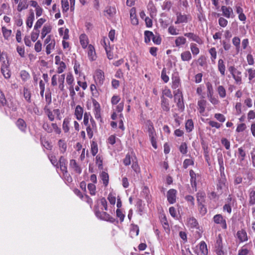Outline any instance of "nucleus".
I'll return each mask as SVG.
<instances>
[{"label":"nucleus","instance_id":"6ab92c4d","mask_svg":"<svg viewBox=\"0 0 255 255\" xmlns=\"http://www.w3.org/2000/svg\"><path fill=\"white\" fill-rule=\"evenodd\" d=\"M28 7L27 0H21L18 3L17 9L18 11L21 12L22 10L27 9Z\"/></svg>","mask_w":255,"mask_h":255},{"label":"nucleus","instance_id":"6e6d98bb","mask_svg":"<svg viewBox=\"0 0 255 255\" xmlns=\"http://www.w3.org/2000/svg\"><path fill=\"white\" fill-rule=\"evenodd\" d=\"M1 71L5 78L8 79L10 77L9 71L6 67L4 66L1 67Z\"/></svg>","mask_w":255,"mask_h":255},{"label":"nucleus","instance_id":"13d9d810","mask_svg":"<svg viewBox=\"0 0 255 255\" xmlns=\"http://www.w3.org/2000/svg\"><path fill=\"white\" fill-rule=\"evenodd\" d=\"M96 163L99 168H103V158L100 155H98L96 157Z\"/></svg>","mask_w":255,"mask_h":255},{"label":"nucleus","instance_id":"7ed1b4c3","mask_svg":"<svg viewBox=\"0 0 255 255\" xmlns=\"http://www.w3.org/2000/svg\"><path fill=\"white\" fill-rule=\"evenodd\" d=\"M95 215L99 219L108 221L112 223H114L116 221V219L114 218L111 216L109 214L105 212H101L99 210H97L95 211Z\"/></svg>","mask_w":255,"mask_h":255},{"label":"nucleus","instance_id":"c85d7f7f","mask_svg":"<svg viewBox=\"0 0 255 255\" xmlns=\"http://www.w3.org/2000/svg\"><path fill=\"white\" fill-rule=\"evenodd\" d=\"M181 58L183 61H189L192 59V55L190 51H185L181 54Z\"/></svg>","mask_w":255,"mask_h":255},{"label":"nucleus","instance_id":"f03ea898","mask_svg":"<svg viewBox=\"0 0 255 255\" xmlns=\"http://www.w3.org/2000/svg\"><path fill=\"white\" fill-rule=\"evenodd\" d=\"M174 102L177 103L179 110L182 112L184 110V104L182 92L179 89H177L174 92Z\"/></svg>","mask_w":255,"mask_h":255},{"label":"nucleus","instance_id":"c756f323","mask_svg":"<svg viewBox=\"0 0 255 255\" xmlns=\"http://www.w3.org/2000/svg\"><path fill=\"white\" fill-rule=\"evenodd\" d=\"M186 42V39L183 36L177 37L175 41V43L176 46L179 47L185 44Z\"/></svg>","mask_w":255,"mask_h":255},{"label":"nucleus","instance_id":"e433bc0d","mask_svg":"<svg viewBox=\"0 0 255 255\" xmlns=\"http://www.w3.org/2000/svg\"><path fill=\"white\" fill-rule=\"evenodd\" d=\"M199 249L202 254L204 255L208 254L207 245L205 242L202 241L199 244Z\"/></svg>","mask_w":255,"mask_h":255},{"label":"nucleus","instance_id":"de8ad7c7","mask_svg":"<svg viewBox=\"0 0 255 255\" xmlns=\"http://www.w3.org/2000/svg\"><path fill=\"white\" fill-rule=\"evenodd\" d=\"M46 21V19L43 18H39L37 20L34 25V29L39 30L38 29L41 27L42 25Z\"/></svg>","mask_w":255,"mask_h":255},{"label":"nucleus","instance_id":"ea45409f","mask_svg":"<svg viewBox=\"0 0 255 255\" xmlns=\"http://www.w3.org/2000/svg\"><path fill=\"white\" fill-rule=\"evenodd\" d=\"M154 34L152 32L150 31H145L144 32V41L145 43H148L150 42L151 39H152Z\"/></svg>","mask_w":255,"mask_h":255},{"label":"nucleus","instance_id":"f257e3e1","mask_svg":"<svg viewBox=\"0 0 255 255\" xmlns=\"http://www.w3.org/2000/svg\"><path fill=\"white\" fill-rule=\"evenodd\" d=\"M148 133L150 139V141L152 146L155 148H157L156 144V134L153 127L152 123L150 121L148 122Z\"/></svg>","mask_w":255,"mask_h":255},{"label":"nucleus","instance_id":"680f3d73","mask_svg":"<svg viewBox=\"0 0 255 255\" xmlns=\"http://www.w3.org/2000/svg\"><path fill=\"white\" fill-rule=\"evenodd\" d=\"M139 227H138L137 225H132V227L130 229V234L131 235L135 234V236H138V235L139 234Z\"/></svg>","mask_w":255,"mask_h":255},{"label":"nucleus","instance_id":"473e14b6","mask_svg":"<svg viewBox=\"0 0 255 255\" xmlns=\"http://www.w3.org/2000/svg\"><path fill=\"white\" fill-rule=\"evenodd\" d=\"M187 17L186 15H182L181 13L179 14L177 16V20L175 22V24H178L180 23L187 22Z\"/></svg>","mask_w":255,"mask_h":255},{"label":"nucleus","instance_id":"c9c22d12","mask_svg":"<svg viewBox=\"0 0 255 255\" xmlns=\"http://www.w3.org/2000/svg\"><path fill=\"white\" fill-rule=\"evenodd\" d=\"M238 152H239L238 158L240 160V163H241L242 162L243 160H244L246 156V153L245 150L242 147L238 148Z\"/></svg>","mask_w":255,"mask_h":255},{"label":"nucleus","instance_id":"052dcab7","mask_svg":"<svg viewBox=\"0 0 255 255\" xmlns=\"http://www.w3.org/2000/svg\"><path fill=\"white\" fill-rule=\"evenodd\" d=\"M45 113H46V115H47L49 120L51 122L53 121L54 120V118H55L53 111L52 112L48 109H45Z\"/></svg>","mask_w":255,"mask_h":255},{"label":"nucleus","instance_id":"412c9836","mask_svg":"<svg viewBox=\"0 0 255 255\" xmlns=\"http://www.w3.org/2000/svg\"><path fill=\"white\" fill-rule=\"evenodd\" d=\"M187 224L191 228H199V224L196 219L194 217H190L188 219Z\"/></svg>","mask_w":255,"mask_h":255},{"label":"nucleus","instance_id":"bb28decb","mask_svg":"<svg viewBox=\"0 0 255 255\" xmlns=\"http://www.w3.org/2000/svg\"><path fill=\"white\" fill-rule=\"evenodd\" d=\"M70 119L65 118L64 119L62 124V128L65 133H67L70 130Z\"/></svg>","mask_w":255,"mask_h":255},{"label":"nucleus","instance_id":"393cba45","mask_svg":"<svg viewBox=\"0 0 255 255\" xmlns=\"http://www.w3.org/2000/svg\"><path fill=\"white\" fill-rule=\"evenodd\" d=\"M34 20V13L32 10H30L29 14L27 18L26 25L29 28H31L32 26L33 22Z\"/></svg>","mask_w":255,"mask_h":255},{"label":"nucleus","instance_id":"2eb2a0df","mask_svg":"<svg viewBox=\"0 0 255 255\" xmlns=\"http://www.w3.org/2000/svg\"><path fill=\"white\" fill-rule=\"evenodd\" d=\"M79 40L83 48L85 49L88 46L89 39L85 34H82L79 37Z\"/></svg>","mask_w":255,"mask_h":255},{"label":"nucleus","instance_id":"20e7f679","mask_svg":"<svg viewBox=\"0 0 255 255\" xmlns=\"http://www.w3.org/2000/svg\"><path fill=\"white\" fill-rule=\"evenodd\" d=\"M94 78L97 85H102L105 80L104 73L103 71L100 69L97 70L95 72Z\"/></svg>","mask_w":255,"mask_h":255},{"label":"nucleus","instance_id":"4c0bfd02","mask_svg":"<svg viewBox=\"0 0 255 255\" xmlns=\"http://www.w3.org/2000/svg\"><path fill=\"white\" fill-rule=\"evenodd\" d=\"M185 128L187 132L191 131L194 128V124L192 120H188L185 123Z\"/></svg>","mask_w":255,"mask_h":255},{"label":"nucleus","instance_id":"72a5a7b5","mask_svg":"<svg viewBox=\"0 0 255 255\" xmlns=\"http://www.w3.org/2000/svg\"><path fill=\"white\" fill-rule=\"evenodd\" d=\"M55 45V41L53 39L51 42L48 43L46 47V52L47 54H49L51 53L52 50L54 49Z\"/></svg>","mask_w":255,"mask_h":255},{"label":"nucleus","instance_id":"e2e57ef3","mask_svg":"<svg viewBox=\"0 0 255 255\" xmlns=\"http://www.w3.org/2000/svg\"><path fill=\"white\" fill-rule=\"evenodd\" d=\"M86 127V131L88 136L89 138H92L93 136V130L96 129V128H92V127H91L90 125Z\"/></svg>","mask_w":255,"mask_h":255},{"label":"nucleus","instance_id":"5701e85b","mask_svg":"<svg viewBox=\"0 0 255 255\" xmlns=\"http://www.w3.org/2000/svg\"><path fill=\"white\" fill-rule=\"evenodd\" d=\"M17 127L23 132L25 131L26 128V124L25 121L21 119H19L16 122Z\"/></svg>","mask_w":255,"mask_h":255},{"label":"nucleus","instance_id":"423d86ee","mask_svg":"<svg viewBox=\"0 0 255 255\" xmlns=\"http://www.w3.org/2000/svg\"><path fill=\"white\" fill-rule=\"evenodd\" d=\"M213 220L216 224H220L221 227L223 229H227V226L226 220L221 214H217L215 215L213 218Z\"/></svg>","mask_w":255,"mask_h":255},{"label":"nucleus","instance_id":"a878e982","mask_svg":"<svg viewBox=\"0 0 255 255\" xmlns=\"http://www.w3.org/2000/svg\"><path fill=\"white\" fill-rule=\"evenodd\" d=\"M235 82L238 85H240L242 83V72L240 71L232 75Z\"/></svg>","mask_w":255,"mask_h":255},{"label":"nucleus","instance_id":"7c9ffc66","mask_svg":"<svg viewBox=\"0 0 255 255\" xmlns=\"http://www.w3.org/2000/svg\"><path fill=\"white\" fill-rule=\"evenodd\" d=\"M100 177H101V179L103 181V183L104 185L105 186H107L109 183V177L108 174L105 171H102L100 174Z\"/></svg>","mask_w":255,"mask_h":255},{"label":"nucleus","instance_id":"8fccbe9b","mask_svg":"<svg viewBox=\"0 0 255 255\" xmlns=\"http://www.w3.org/2000/svg\"><path fill=\"white\" fill-rule=\"evenodd\" d=\"M23 96L25 99L29 103L31 102V93L26 88L23 89Z\"/></svg>","mask_w":255,"mask_h":255},{"label":"nucleus","instance_id":"49530a36","mask_svg":"<svg viewBox=\"0 0 255 255\" xmlns=\"http://www.w3.org/2000/svg\"><path fill=\"white\" fill-rule=\"evenodd\" d=\"M91 118H92V116L90 113L86 112L84 113L83 123L86 126L90 125L89 120L90 121Z\"/></svg>","mask_w":255,"mask_h":255},{"label":"nucleus","instance_id":"39448f33","mask_svg":"<svg viewBox=\"0 0 255 255\" xmlns=\"http://www.w3.org/2000/svg\"><path fill=\"white\" fill-rule=\"evenodd\" d=\"M221 11L222 15L227 18H233L235 16L233 8L229 6L222 5Z\"/></svg>","mask_w":255,"mask_h":255},{"label":"nucleus","instance_id":"69168bd1","mask_svg":"<svg viewBox=\"0 0 255 255\" xmlns=\"http://www.w3.org/2000/svg\"><path fill=\"white\" fill-rule=\"evenodd\" d=\"M249 203L252 205L255 204V191L252 190L250 192Z\"/></svg>","mask_w":255,"mask_h":255},{"label":"nucleus","instance_id":"cd10ccee","mask_svg":"<svg viewBox=\"0 0 255 255\" xmlns=\"http://www.w3.org/2000/svg\"><path fill=\"white\" fill-rule=\"evenodd\" d=\"M247 245H244L238 251V255H248L250 251V248Z\"/></svg>","mask_w":255,"mask_h":255},{"label":"nucleus","instance_id":"774afa93","mask_svg":"<svg viewBox=\"0 0 255 255\" xmlns=\"http://www.w3.org/2000/svg\"><path fill=\"white\" fill-rule=\"evenodd\" d=\"M88 189L90 191V193L92 195H95L96 193V186L90 183L88 185Z\"/></svg>","mask_w":255,"mask_h":255},{"label":"nucleus","instance_id":"6e6552de","mask_svg":"<svg viewBox=\"0 0 255 255\" xmlns=\"http://www.w3.org/2000/svg\"><path fill=\"white\" fill-rule=\"evenodd\" d=\"M236 237L239 240L240 243H243L248 240L247 233L244 229H242L237 232Z\"/></svg>","mask_w":255,"mask_h":255},{"label":"nucleus","instance_id":"4468645a","mask_svg":"<svg viewBox=\"0 0 255 255\" xmlns=\"http://www.w3.org/2000/svg\"><path fill=\"white\" fill-rule=\"evenodd\" d=\"M59 166L60 168V170L63 173L64 175L67 173V161L63 157L61 156L59 160Z\"/></svg>","mask_w":255,"mask_h":255},{"label":"nucleus","instance_id":"aec40b11","mask_svg":"<svg viewBox=\"0 0 255 255\" xmlns=\"http://www.w3.org/2000/svg\"><path fill=\"white\" fill-rule=\"evenodd\" d=\"M70 167L72 168L76 173L80 174L81 173L82 170L80 166L77 164L76 161L74 159H71L70 161Z\"/></svg>","mask_w":255,"mask_h":255},{"label":"nucleus","instance_id":"37998d69","mask_svg":"<svg viewBox=\"0 0 255 255\" xmlns=\"http://www.w3.org/2000/svg\"><path fill=\"white\" fill-rule=\"evenodd\" d=\"M58 145L59 146V149L61 153H64L67 148V145L64 140L60 139L58 142Z\"/></svg>","mask_w":255,"mask_h":255},{"label":"nucleus","instance_id":"a211bd4d","mask_svg":"<svg viewBox=\"0 0 255 255\" xmlns=\"http://www.w3.org/2000/svg\"><path fill=\"white\" fill-rule=\"evenodd\" d=\"M161 106L162 110L164 111L169 112L170 110V107L168 99L165 98L164 97L162 96L161 97Z\"/></svg>","mask_w":255,"mask_h":255},{"label":"nucleus","instance_id":"2f4dec72","mask_svg":"<svg viewBox=\"0 0 255 255\" xmlns=\"http://www.w3.org/2000/svg\"><path fill=\"white\" fill-rule=\"evenodd\" d=\"M197 205L199 214L201 216H204L207 212V209L205 206V204H199Z\"/></svg>","mask_w":255,"mask_h":255},{"label":"nucleus","instance_id":"4be33fe9","mask_svg":"<svg viewBox=\"0 0 255 255\" xmlns=\"http://www.w3.org/2000/svg\"><path fill=\"white\" fill-rule=\"evenodd\" d=\"M190 183L191 186L193 188H195L196 189V174L194 172L193 170H190Z\"/></svg>","mask_w":255,"mask_h":255},{"label":"nucleus","instance_id":"ddd939ff","mask_svg":"<svg viewBox=\"0 0 255 255\" xmlns=\"http://www.w3.org/2000/svg\"><path fill=\"white\" fill-rule=\"evenodd\" d=\"M83 113V108L81 106L77 105L75 110L74 115L78 121L82 119Z\"/></svg>","mask_w":255,"mask_h":255},{"label":"nucleus","instance_id":"79ce46f5","mask_svg":"<svg viewBox=\"0 0 255 255\" xmlns=\"http://www.w3.org/2000/svg\"><path fill=\"white\" fill-rule=\"evenodd\" d=\"M217 92L222 98H224L226 96V91L223 86H219L217 88Z\"/></svg>","mask_w":255,"mask_h":255},{"label":"nucleus","instance_id":"0eeeda50","mask_svg":"<svg viewBox=\"0 0 255 255\" xmlns=\"http://www.w3.org/2000/svg\"><path fill=\"white\" fill-rule=\"evenodd\" d=\"M172 88L173 89H179V87L180 86V79L178 74L177 73H174L172 74Z\"/></svg>","mask_w":255,"mask_h":255},{"label":"nucleus","instance_id":"9b49d317","mask_svg":"<svg viewBox=\"0 0 255 255\" xmlns=\"http://www.w3.org/2000/svg\"><path fill=\"white\" fill-rule=\"evenodd\" d=\"M184 35L190 39H191L193 41L197 42L199 44L203 43V41L200 37H199L197 34L194 33L189 32L184 33Z\"/></svg>","mask_w":255,"mask_h":255},{"label":"nucleus","instance_id":"09e8293b","mask_svg":"<svg viewBox=\"0 0 255 255\" xmlns=\"http://www.w3.org/2000/svg\"><path fill=\"white\" fill-rule=\"evenodd\" d=\"M91 153L93 156H95L98 151L97 143L95 141H93L91 143Z\"/></svg>","mask_w":255,"mask_h":255},{"label":"nucleus","instance_id":"a18cd8bd","mask_svg":"<svg viewBox=\"0 0 255 255\" xmlns=\"http://www.w3.org/2000/svg\"><path fill=\"white\" fill-rule=\"evenodd\" d=\"M108 199L111 204L115 205L116 200V194L114 192H111L108 195Z\"/></svg>","mask_w":255,"mask_h":255},{"label":"nucleus","instance_id":"603ef678","mask_svg":"<svg viewBox=\"0 0 255 255\" xmlns=\"http://www.w3.org/2000/svg\"><path fill=\"white\" fill-rule=\"evenodd\" d=\"M39 35V30L33 29V31L31 33V39L33 42H35L38 38Z\"/></svg>","mask_w":255,"mask_h":255},{"label":"nucleus","instance_id":"4d7b16f0","mask_svg":"<svg viewBox=\"0 0 255 255\" xmlns=\"http://www.w3.org/2000/svg\"><path fill=\"white\" fill-rule=\"evenodd\" d=\"M61 5L63 12H66L69 8L68 0H61Z\"/></svg>","mask_w":255,"mask_h":255},{"label":"nucleus","instance_id":"3c124183","mask_svg":"<svg viewBox=\"0 0 255 255\" xmlns=\"http://www.w3.org/2000/svg\"><path fill=\"white\" fill-rule=\"evenodd\" d=\"M66 80L67 83L70 86H74L73 82L74 81V77H73V75H72V74H71L70 73L67 74Z\"/></svg>","mask_w":255,"mask_h":255},{"label":"nucleus","instance_id":"58836bf2","mask_svg":"<svg viewBox=\"0 0 255 255\" xmlns=\"http://www.w3.org/2000/svg\"><path fill=\"white\" fill-rule=\"evenodd\" d=\"M190 46L192 53L194 56H196L199 53V49L195 43H191Z\"/></svg>","mask_w":255,"mask_h":255},{"label":"nucleus","instance_id":"338daca9","mask_svg":"<svg viewBox=\"0 0 255 255\" xmlns=\"http://www.w3.org/2000/svg\"><path fill=\"white\" fill-rule=\"evenodd\" d=\"M249 74V80L251 81L254 78H255V69L252 68H249L247 70Z\"/></svg>","mask_w":255,"mask_h":255},{"label":"nucleus","instance_id":"f3484780","mask_svg":"<svg viewBox=\"0 0 255 255\" xmlns=\"http://www.w3.org/2000/svg\"><path fill=\"white\" fill-rule=\"evenodd\" d=\"M218 69L222 76L225 75L226 66L224 60L220 59L218 62Z\"/></svg>","mask_w":255,"mask_h":255},{"label":"nucleus","instance_id":"c03bdc74","mask_svg":"<svg viewBox=\"0 0 255 255\" xmlns=\"http://www.w3.org/2000/svg\"><path fill=\"white\" fill-rule=\"evenodd\" d=\"M2 32L3 35L5 39H8V38L10 37L11 34V30L10 29H7L5 27L2 26Z\"/></svg>","mask_w":255,"mask_h":255},{"label":"nucleus","instance_id":"a19ab883","mask_svg":"<svg viewBox=\"0 0 255 255\" xmlns=\"http://www.w3.org/2000/svg\"><path fill=\"white\" fill-rule=\"evenodd\" d=\"M209 52L211 55V59L213 63H215V59L217 58V51L215 47L211 48Z\"/></svg>","mask_w":255,"mask_h":255},{"label":"nucleus","instance_id":"f704fd0d","mask_svg":"<svg viewBox=\"0 0 255 255\" xmlns=\"http://www.w3.org/2000/svg\"><path fill=\"white\" fill-rule=\"evenodd\" d=\"M232 43L236 47V49L237 52H239L240 49L241 40L239 37L235 36L232 39Z\"/></svg>","mask_w":255,"mask_h":255},{"label":"nucleus","instance_id":"5fc2aeb1","mask_svg":"<svg viewBox=\"0 0 255 255\" xmlns=\"http://www.w3.org/2000/svg\"><path fill=\"white\" fill-rule=\"evenodd\" d=\"M161 223L165 231H169V225L165 216H164L161 218Z\"/></svg>","mask_w":255,"mask_h":255},{"label":"nucleus","instance_id":"864d4df0","mask_svg":"<svg viewBox=\"0 0 255 255\" xmlns=\"http://www.w3.org/2000/svg\"><path fill=\"white\" fill-rule=\"evenodd\" d=\"M185 199L189 203V205L191 206H194L195 205V200L193 196L191 195H187L185 197Z\"/></svg>","mask_w":255,"mask_h":255},{"label":"nucleus","instance_id":"bf43d9fd","mask_svg":"<svg viewBox=\"0 0 255 255\" xmlns=\"http://www.w3.org/2000/svg\"><path fill=\"white\" fill-rule=\"evenodd\" d=\"M172 6V3L170 1H165L162 5V8L163 10H166L169 11Z\"/></svg>","mask_w":255,"mask_h":255},{"label":"nucleus","instance_id":"f8f14e48","mask_svg":"<svg viewBox=\"0 0 255 255\" xmlns=\"http://www.w3.org/2000/svg\"><path fill=\"white\" fill-rule=\"evenodd\" d=\"M198 110L200 114L204 116V113L207 106V101L204 99H201L198 101Z\"/></svg>","mask_w":255,"mask_h":255},{"label":"nucleus","instance_id":"0e129e2a","mask_svg":"<svg viewBox=\"0 0 255 255\" xmlns=\"http://www.w3.org/2000/svg\"><path fill=\"white\" fill-rule=\"evenodd\" d=\"M214 117L217 120L221 123H224L226 120L225 117L222 114H215Z\"/></svg>","mask_w":255,"mask_h":255},{"label":"nucleus","instance_id":"dca6fc26","mask_svg":"<svg viewBox=\"0 0 255 255\" xmlns=\"http://www.w3.org/2000/svg\"><path fill=\"white\" fill-rule=\"evenodd\" d=\"M215 249L218 255H224V253L223 250L222 242L221 239L217 240L215 244Z\"/></svg>","mask_w":255,"mask_h":255},{"label":"nucleus","instance_id":"b1692460","mask_svg":"<svg viewBox=\"0 0 255 255\" xmlns=\"http://www.w3.org/2000/svg\"><path fill=\"white\" fill-rule=\"evenodd\" d=\"M197 204H205L206 194L204 192H199L196 194Z\"/></svg>","mask_w":255,"mask_h":255},{"label":"nucleus","instance_id":"1a4fd4ad","mask_svg":"<svg viewBox=\"0 0 255 255\" xmlns=\"http://www.w3.org/2000/svg\"><path fill=\"white\" fill-rule=\"evenodd\" d=\"M177 191L174 189H170L167 193V198L170 204H173L176 202V195Z\"/></svg>","mask_w":255,"mask_h":255},{"label":"nucleus","instance_id":"9d476101","mask_svg":"<svg viewBox=\"0 0 255 255\" xmlns=\"http://www.w3.org/2000/svg\"><path fill=\"white\" fill-rule=\"evenodd\" d=\"M87 54L90 60L94 61L96 59L97 56L94 47L89 44L87 47Z\"/></svg>","mask_w":255,"mask_h":255}]
</instances>
